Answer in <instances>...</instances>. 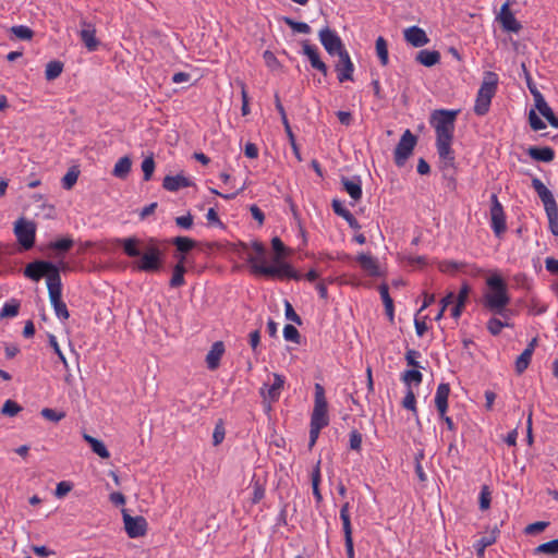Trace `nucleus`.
Masks as SVG:
<instances>
[{"label":"nucleus","instance_id":"f257e3e1","mask_svg":"<svg viewBox=\"0 0 558 558\" xmlns=\"http://www.w3.org/2000/svg\"><path fill=\"white\" fill-rule=\"evenodd\" d=\"M116 244L123 250V253L131 258L138 257L133 263V269L144 272H158L162 269L163 252L156 239H149L147 244L136 238L129 236L117 239Z\"/></svg>","mask_w":558,"mask_h":558},{"label":"nucleus","instance_id":"f03ea898","mask_svg":"<svg viewBox=\"0 0 558 558\" xmlns=\"http://www.w3.org/2000/svg\"><path fill=\"white\" fill-rule=\"evenodd\" d=\"M488 291L483 296V305L494 315L509 316L512 312L507 308L511 298L508 293V286L505 279L494 274L486 280Z\"/></svg>","mask_w":558,"mask_h":558},{"label":"nucleus","instance_id":"7ed1b4c3","mask_svg":"<svg viewBox=\"0 0 558 558\" xmlns=\"http://www.w3.org/2000/svg\"><path fill=\"white\" fill-rule=\"evenodd\" d=\"M246 262L250 265L251 272L255 276H262L270 279H292L301 280L302 276L289 263L282 259H274V265L258 263L253 254H247Z\"/></svg>","mask_w":558,"mask_h":558},{"label":"nucleus","instance_id":"20e7f679","mask_svg":"<svg viewBox=\"0 0 558 558\" xmlns=\"http://www.w3.org/2000/svg\"><path fill=\"white\" fill-rule=\"evenodd\" d=\"M23 274L26 278L36 282L46 277L48 289L61 281L60 269L58 265L50 260L36 259L32 263H28L25 266Z\"/></svg>","mask_w":558,"mask_h":558},{"label":"nucleus","instance_id":"39448f33","mask_svg":"<svg viewBox=\"0 0 558 558\" xmlns=\"http://www.w3.org/2000/svg\"><path fill=\"white\" fill-rule=\"evenodd\" d=\"M499 77L497 73L492 71L484 72L483 82L477 92L474 112L475 114L483 117L490 108L492 99L495 96L498 88Z\"/></svg>","mask_w":558,"mask_h":558},{"label":"nucleus","instance_id":"423d86ee","mask_svg":"<svg viewBox=\"0 0 558 558\" xmlns=\"http://www.w3.org/2000/svg\"><path fill=\"white\" fill-rule=\"evenodd\" d=\"M459 111L448 109L434 110L430 117V123L436 132V142L453 141L454 122Z\"/></svg>","mask_w":558,"mask_h":558},{"label":"nucleus","instance_id":"0eeeda50","mask_svg":"<svg viewBox=\"0 0 558 558\" xmlns=\"http://www.w3.org/2000/svg\"><path fill=\"white\" fill-rule=\"evenodd\" d=\"M329 424L328 403L325 389L320 384L315 385L314 409L311 416V425L326 427Z\"/></svg>","mask_w":558,"mask_h":558},{"label":"nucleus","instance_id":"6e6552de","mask_svg":"<svg viewBox=\"0 0 558 558\" xmlns=\"http://www.w3.org/2000/svg\"><path fill=\"white\" fill-rule=\"evenodd\" d=\"M416 144L417 136L410 130H405L393 151V160L397 167H403L405 165L408 159L412 156Z\"/></svg>","mask_w":558,"mask_h":558},{"label":"nucleus","instance_id":"1a4fd4ad","mask_svg":"<svg viewBox=\"0 0 558 558\" xmlns=\"http://www.w3.org/2000/svg\"><path fill=\"white\" fill-rule=\"evenodd\" d=\"M14 234L22 250L28 251L35 245L36 225L25 218H20L14 223Z\"/></svg>","mask_w":558,"mask_h":558},{"label":"nucleus","instance_id":"9d476101","mask_svg":"<svg viewBox=\"0 0 558 558\" xmlns=\"http://www.w3.org/2000/svg\"><path fill=\"white\" fill-rule=\"evenodd\" d=\"M490 202V227L495 235L500 238L507 231L506 215L496 194H492Z\"/></svg>","mask_w":558,"mask_h":558},{"label":"nucleus","instance_id":"9b49d317","mask_svg":"<svg viewBox=\"0 0 558 558\" xmlns=\"http://www.w3.org/2000/svg\"><path fill=\"white\" fill-rule=\"evenodd\" d=\"M318 35L322 45L330 56L339 57L342 51H347L341 38L329 27L320 29Z\"/></svg>","mask_w":558,"mask_h":558},{"label":"nucleus","instance_id":"f8f14e48","mask_svg":"<svg viewBox=\"0 0 558 558\" xmlns=\"http://www.w3.org/2000/svg\"><path fill=\"white\" fill-rule=\"evenodd\" d=\"M274 383L272 385L267 389V384H264L263 387L259 389V395L264 399V403L268 401L266 409H271V403L277 402L280 398L281 390L284 386V376L274 373Z\"/></svg>","mask_w":558,"mask_h":558},{"label":"nucleus","instance_id":"ddd939ff","mask_svg":"<svg viewBox=\"0 0 558 558\" xmlns=\"http://www.w3.org/2000/svg\"><path fill=\"white\" fill-rule=\"evenodd\" d=\"M124 529L129 537L137 538L144 536L147 532V521L144 517L130 515L126 510H122Z\"/></svg>","mask_w":558,"mask_h":558},{"label":"nucleus","instance_id":"4468645a","mask_svg":"<svg viewBox=\"0 0 558 558\" xmlns=\"http://www.w3.org/2000/svg\"><path fill=\"white\" fill-rule=\"evenodd\" d=\"M50 303L54 310L57 317L66 320L70 317L66 304L62 300V281L48 289Z\"/></svg>","mask_w":558,"mask_h":558},{"label":"nucleus","instance_id":"2eb2a0df","mask_svg":"<svg viewBox=\"0 0 558 558\" xmlns=\"http://www.w3.org/2000/svg\"><path fill=\"white\" fill-rule=\"evenodd\" d=\"M350 505L344 502L340 509V519L342 521V530L344 534V546L348 558H354V543L352 537V525L349 513Z\"/></svg>","mask_w":558,"mask_h":558},{"label":"nucleus","instance_id":"dca6fc26","mask_svg":"<svg viewBox=\"0 0 558 558\" xmlns=\"http://www.w3.org/2000/svg\"><path fill=\"white\" fill-rule=\"evenodd\" d=\"M453 141H439L436 142V148L440 159V169L456 170L454 151L451 148Z\"/></svg>","mask_w":558,"mask_h":558},{"label":"nucleus","instance_id":"f3484780","mask_svg":"<svg viewBox=\"0 0 558 558\" xmlns=\"http://www.w3.org/2000/svg\"><path fill=\"white\" fill-rule=\"evenodd\" d=\"M335 71L337 72V77L340 83L353 81L354 64L348 51L340 53L339 60L335 64Z\"/></svg>","mask_w":558,"mask_h":558},{"label":"nucleus","instance_id":"a211bd4d","mask_svg":"<svg viewBox=\"0 0 558 558\" xmlns=\"http://www.w3.org/2000/svg\"><path fill=\"white\" fill-rule=\"evenodd\" d=\"M497 20L506 32L518 33L522 28L521 23L514 17L510 10L508 2L501 5Z\"/></svg>","mask_w":558,"mask_h":558},{"label":"nucleus","instance_id":"6ab92c4d","mask_svg":"<svg viewBox=\"0 0 558 558\" xmlns=\"http://www.w3.org/2000/svg\"><path fill=\"white\" fill-rule=\"evenodd\" d=\"M532 95L534 97L535 107L538 112L548 121L553 128L558 129V117H556L553 109L548 106L541 92L538 89H532Z\"/></svg>","mask_w":558,"mask_h":558},{"label":"nucleus","instance_id":"aec40b11","mask_svg":"<svg viewBox=\"0 0 558 558\" xmlns=\"http://www.w3.org/2000/svg\"><path fill=\"white\" fill-rule=\"evenodd\" d=\"M82 29L80 37L88 51H96L100 45V41L96 38L95 25L83 20L81 22Z\"/></svg>","mask_w":558,"mask_h":558},{"label":"nucleus","instance_id":"412c9836","mask_svg":"<svg viewBox=\"0 0 558 558\" xmlns=\"http://www.w3.org/2000/svg\"><path fill=\"white\" fill-rule=\"evenodd\" d=\"M404 39L415 48L423 47L429 43L425 31L418 26H411L403 32Z\"/></svg>","mask_w":558,"mask_h":558},{"label":"nucleus","instance_id":"4be33fe9","mask_svg":"<svg viewBox=\"0 0 558 558\" xmlns=\"http://www.w3.org/2000/svg\"><path fill=\"white\" fill-rule=\"evenodd\" d=\"M532 187L535 190L538 197L543 202L545 210L558 206L553 193L545 186V184L538 178L532 179Z\"/></svg>","mask_w":558,"mask_h":558},{"label":"nucleus","instance_id":"5701e85b","mask_svg":"<svg viewBox=\"0 0 558 558\" xmlns=\"http://www.w3.org/2000/svg\"><path fill=\"white\" fill-rule=\"evenodd\" d=\"M341 184L343 190L354 202L362 198V181L359 175H354L352 178L341 177Z\"/></svg>","mask_w":558,"mask_h":558},{"label":"nucleus","instance_id":"b1692460","mask_svg":"<svg viewBox=\"0 0 558 558\" xmlns=\"http://www.w3.org/2000/svg\"><path fill=\"white\" fill-rule=\"evenodd\" d=\"M449 395L450 385L448 383L439 384L435 396V407L438 411L439 416H444V414L447 413Z\"/></svg>","mask_w":558,"mask_h":558},{"label":"nucleus","instance_id":"393cba45","mask_svg":"<svg viewBox=\"0 0 558 558\" xmlns=\"http://www.w3.org/2000/svg\"><path fill=\"white\" fill-rule=\"evenodd\" d=\"M192 185H194V183L182 174L166 175L162 181V187L170 192H175L180 189L190 187Z\"/></svg>","mask_w":558,"mask_h":558},{"label":"nucleus","instance_id":"a878e982","mask_svg":"<svg viewBox=\"0 0 558 558\" xmlns=\"http://www.w3.org/2000/svg\"><path fill=\"white\" fill-rule=\"evenodd\" d=\"M356 262L361 268L372 277H379L380 270L378 262L375 257L369 254L361 253L356 256Z\"/></svg>","mask_w":558,"mask_h":558},{"label":"nucleus","instance_id":"bb28decb","mask_svg":"<svg viewBox=\"0 0 558 558\" xmlns=\"http://www.w3.org/2000/svg\"><path fill=\"white\" fill-rule=\"evenodd\" d=\"M225 353V344L222 341H216L206 355L207 367L215 371L220 365V360Z\"/></svg>","mask_w":558,"mask_h":558},{"label":"nucleus","instance_id":"cd10ccee","mask_svg":"<svg viewBox=\"0 0 558 558\" xmlns=\"http://www.w3.org/2000/svg\"><path fill=\"white\" fill-rule=\"evenodd\" d=\"M527 155L535 161L551 162L555 159V150L549 146H531Z\"/></svg>","mask_w":558,"mask_h":558},{"label":"nucleus","instance_id":"c85d7f7f","mask_svg":"<svg viewBox=\"0 0 558 558\" xmlns=\"http://www.w3.org/2000/svg\"><path fill=\"white\" fill-rule=\"evenodd\" d=\"M440 52L437 50H420L415 56V61L424 66L432 68L440 62Z\"/></svg>","mask_w":558,"mask_h":558},{"label":"nucleus","instance_id":"c756f323","mask_svg":"<svg viewBox=\"0 0 558 558\" xmlns=\"http://www.w3.org/2000/svg\"><path fill=\"white\" fill-rule=\"evenodd\" d=\"M384 306L386 315L389 318L390 323H393L395 319V306H393V300L391 299L389 294V288L386 283H381L378 288Z\"/></svg>","mask_w":558,"mask_h":558},{"label":"nucleus","instance_id":"7c9ffc66","mask_svg":"<svg viewBox=\"0 0 558 558\" xmlns=\"http://www.w3.org/2000/svg\"><path fill=\"white\" fill-rule=\"evenodd\" d=\"M171 243L175 246L178 253L187 255L190 251L197 246V242L187 236H175Z\"/></svg>","mask_w":558,"mask_h":558},{"label":"nucleus","instance_id":"2f4dec72","mask_svg":"<svg viewBox=\"0 0 558 558\" xmlns=\"http://www.w3.org/2000/svg\"><path fill=\"white\" fill-rule=\"evenodd\" d=\"M132 160L129 156L121 157L112 170V174L119 179H125L131 172Z\"/></svg>","mask_w":558,"mask_h":558},{"label":"nucleus","instance_id":"473e14b6","mask_svg":"<svg viewBox=\"0 0 558 558\" xmlns=\"http://www.w3.org/2000/svg\"><path fill=\"white\" fill-rule=\"evenodd\" d=\"M74 245V241L70 236H65L59 239L57 241H52L48 244V248L56 251L58 256H63L66 252H69Z\"/></svg>","mask_w":558,"mask_h":558},{"label":"nucleus","instance_id":"72a5a7b5","mask_svg":"<svg viewBox=\"0 0 558 558\" xmlns=\"http://www.w3.org/2000/svg\"><path fill=\"white\" fill-rule=\"evenodd\" d=\"M499 533V530L495 527L489 535L481 537L476 544L474 545L476 555L478 557H483L485 554V549L493 545L497 539V534Z\"/></svg>","mask_w":558,"mask_h":558},{"label":"nucleus","instance_id":"f704fd0d","mask_svg":"<svg viewBox=\"0 0 558 558\" xmlns=\"http://www.w3.org/2000/svg\"><path fill=\"white\" fill-rule=\"evenodd\" d=\"M303 53L307 57L312 68L318 65L322 61L318 49L312 45L310 40L305 39L302 41Z\"/></svg>","mask_w":558,"mask_h":558},{"label":"nucleus","instance_id":"c9c22d12","mask_svg":"<svg viewBox=\"0 0 558 558\" xmlns=\"http://www.w3.org/2000/svg\"><path fill=\"white\" fill-rule=\"evenodd\" d=\"M265 484H266V480L262 481L260 478L256 477L255 475L253 476V478H252L253 494H252V498H251L252 504L256 505L265 497V492H266Z\"/></svg>","mask_w":558,"mask_h":558},{"label":"nucleus","instance_id":"e433bc0d","mask_svg":"<svg viewBox=\"0 0 558 558\" xmlns=\"http://www.w3.org/2000/svg\"><path fill=\"white\" fill-rule=\"evenodd\" d=\"M322 475H320V460L317 461L316 465L313 469L312 472V488H313V495L317 501V504L322 502L323 496L319 489Z\"/></svg>","mask_w":558,"mask_h":558},{"label":"nucleus","instance_id":"4c0bfd02","mask_svg":"<svg viewBox=\"0 0 558 558\" xmlns=\"http://www.w3.org/2000/svg\"><path fill=\"white\" fill-rule=\"evenodd\" d=\"M186 272V266L174 265L172 269V277L169 286L171 288H180L185 284L184 275Z\"/></svg>","mask_w":558,"mask_h":558},{"label":"nucleus","instance_id":"58836bf2","mask_svg":"<svg viewBox=\"0 0 558 558\" xmlns=\"http://www.w3.org/2000/svg\"><path fill=\"white\" fill-rule=\"evenodd\" d=\"M63 71V63L59 60H52L47 63L45 77L47 81H53L58 78Z\"/></svg>","mask_w":558,"mask_h":558},{"label":"nucleus","instance_id":"ea45409f","mask_svg":"<svg viewBox=\"0 0 558 558\" xmlns=\"http://www.w3.org/2000/svg\"><path fill=\"white\" fill-rule=\"evenodd\" d=\"M21 307V302L16 299H12L10 302H7L1 312H0V318H13L17 316L19 311Z\"/></svg>","mask_w":558,"mask_h":558},{"label":"nucleus","instance_id":"a19ab883","mask_svg":"<svg viewBox=\"0 0 558 558\" xmlns=\"http://www.w3.org/2000/svg\"><path fill=\"white\" fill-rule=\"evenodd\" d=\"M375 47H376L377 57H378L381 65H387L389 62V56H388V44H387L386 39L384 37L379 36L376 39Z\"/></svg>","mask_w":558,"mask_h":558},{"label":"nucleus","instance_id":"79ce46f5","mask_svg":"<svg viewBox=\"0 0 558 558\" xmlns=\"http://www.w3.org/2000/svg\"><path fill=\"white\" fill-rule=\"evenodd\" d=\"M402 407L407 410H410L413 415L415 416L417 425H420V418L417 415V409H416V399L413 390L411 388L408 389L403 400H402Z\"/></svg>","mask_w":558,"mask_h":558},{"label":"nucleus","instance_id":"37998d69","mask_svg":"<svg viewBox=\"0 0 558 558\" xmlns=\"http://www.w3.org/2000/svg\"><path fill=\"white\" fill-rule=\"evenodd\" d=\"M534 555H557L558 554V538L551 539L549 542L543 543L534 548Z\"/></svg>","mask_w":558,"mask_h":558},{"label":"nucleus","instance_id":"c03bdc74","mask_svg":"<svg viewBox=\"0 0 558 558\" xmlns=\"http://www.w3.org/2000/svg\"><path fill=\"white\" fill-rule=\"evenodd\" d=\"M402 381L407 385V386H411V384H414V385H420L423 380V375L422 373L417 369V368H412V369H408L405 371L403 374H402V377H401Z\"/></svg>","mask_w":558,"mask_h":558},{"label":"nucleus","instance_id":"a18cd8bd","mask_svg":"<svg viewBox=\"0 0 558 558\" xmlns=\"http://www.w3.org/2000/svg\"><path fill=\"white\" fill-rule=\"evenodd\" d=\"M78 175L80 170L77 169V167H71L65 173V175L62 178V187L64 190H71L77 182Z\"/></svg>","mask_w":558,"mask_h":558},{"label":"nucleus","instance_id":"49530a36","mask_svg":"<svg viewBox=\"0 0 558 558\" xmlns=\"http://www.w3.org/2000/svg\"><path fill=\"white\" fill-rule=\"evenodd\" d=\"M532 360V354L529 350H523V352L515 360V372L518 375L524 373V371L529 367Z\"/></svg>","mask_w":558,"mask_h":558},{"label":"nucleus","instance_id":"de8ad7c7","mask_svg":"<svg viewBox=\"0 0 558 558\" xmlns=\"http://www.w3.org/2000/svg\"><path fill=\"white\" fill-rule=\"evenodd\" d=\"M22 410H23V408L17 402H15L14 400L8 399L3 403L0 412L4 416L13 417V416L17 415Z\"/></svg>","mask_w":558,"mask_h":558},{"label":"nucleus","instance_id":"09e8293b","mask_svg":"<svg viewBox=\"0 0 558 558\" xmlns=\"http://www.w3.org/2000/svg\"><path fill=\"white\" fill-rule=\"evenodd\" d=\"M511 326L512 325L509 324L508 322H502L501 319L496 317H492L487 322V329L493 336H498L501 332L502 328Z\"/></svg>","mask_w":558,"mask_h":558},{"label":"nucleus","instance_id":"8fccbe9b","mask_svg":"<svg viewBox=\"0 0 558 558\" xmlns=\"http://www.w3.org/2000/svg\"><path fill=\"white\" fill-rule=\"evenodd\" d=\"M282 20H283L284 24H287L289 27H291L296 33H300V34H310L311 33V27L305 22H298L288 16H284Z\"/></svg>","mask_w":558,"mask_h":558},{"label":"nucleus","instance_id":"3c124183","mask_svg":"<svg viewBox=\"0 0 558 558\" xmlns=\"http://www.w3.org/2000/svg\"><path fill=\"white\" fill-rule=\"evenodd\" d=\"M466 266L468 264L465 263H458L454 260H442L439 263L438 268L441 272L454 274L456 271L461 270Z\"/></svg>","mask_w":558,"mask_h":558},{"label":"nucleus","instance_id":"603ef678","mask_svg":"<svg viewBox=\"0 0 558 558\" xmlns=\"http://www.w3.org/2000/svg\"><path fill=\"white\" fill-rule=\"evenodd\" d=\"M10 31L16 38L22 40H31L34 36L33 29L24 25L12 26Z\"/></svg>","mask_w":558,"mask_h":558},{"label":"nucleus","instance_id":"864d4df0","mask_svg":"<svg viewBox=\"0 0 558 558\" xmlns=\"http://www.w3.org/2000/svg\"><path fill=\"white\" fill-rule=\"evenodd\" d=\"M545 211L548 218V227L550 232L555 236H558V206Z\"/></svg>","mask_w":558,"mask_h":558},{"label":"nucleus","instance_id":"5fc2aeb1","mask_svg":"<svg viewBox=\"0 0 558 558\" xmlns=\"http://www.w3.org/2000/svg\"><path fill=\"white\" fill-rule=\"evenodd\" d=\"M40 415L48 420V421H51V422H54V423H58L60 422L61 420H63L65 417V412L63 411H57L54 409H51V408H44L41 411H40Z\"/></svg>","mask_w":558,"mask_h":558},{"label":"nucleus","instance_id":"6e6d98bb","mask_svg":"<svg viewBox=\"0 0 558 558\" xmlns=\"http://www.w3.org/2000/svg\"><path fill=\"white\" fill-rule=\"evenodd\" d=\"M490 502H492V493L489 490V487L487 485H483L481 493H480V498H478L480 509L482 511L489 509Z\"/></svg>","mask_w":558,"mask_h":558},{"label":"nucleus","instance_id":"4d7b16f0","mask_svg":"<svg viewBox=\"0 0 558 558\" xmlns=\"http://www.w3.org/2000/svg\"><path fill=\"white\" fill-rule=\"evenodd\" d=\"M283 337L287 341H291L296 344L301 342V335L299 330L293 325L290 324H287L283 327Z\"/></svg>","mask_w":558,"mask_h":558},{"label":"nucleus","instance_id":"13d9d810","mask_svg":"<svg viewBox=\"0 0 558 558\" xmlns=\"http://www.w3.org/2000/svg\"><path fill=\"white\" fill-rule=\"evenodd\" d=\"M251 248L254 251L255 255L253 256L257 258V262L266 264V246L262 242L255 240L251 243Z\"/></svg>","mask_w":558,"mask_h":558},{"label":"nucleus","instance_id":"bf43d9fd","mask_svg":"<svg viewBox=\"0 0 558 558\" xmlns=\"http://www.w3.org/2000/svg\"><path fill=\"white\" fill-rule=\"evenodd\" d=\"M143 179L149 181L155 170V160L153 156L146 157L142 162Z\"/></svg>","mask_w":558,"mask_h":558},{"label":"nucleus","instance_id":"052dcab7","mask_svg":"<svg viewBox=\"0 0 558 558\" xmlns=\"http://www.w3.org/2000/svg\"><path fill=\"white\" fill-rule=\"evenodd\" d=\"M271 248L276 254L274 259H282L287 255V247L278 236L271 239Z\"/></svg>","mask_w":558,"mask_h":558},{"label":"nucleus","instance_id":"680f3d73","mask_svg":"<svg viewBox=\"0 0 558 558\" xmlns=\"http://www.w3.org/2000/svg\"><path fill=\"white\" fill-rule=\"evenodd\" d=\"M362 441H363L362 434L356 429L351 430L350 439H349L350 449L353 451L360 452L362 449Z\"/></svg>","mask_w":558,"mask_h":558},{"label":"nucleus","instance_id":"e2e57ef3","mask_svg":"<svg viewBox=\"0 0 558 558\" xmlns=\"http://www.w3.org/2000/svg\"><path fill=\"white\" fill-rule=\"evenodd\" d=\"M529 123L533 131H541L546 128L545 122L531 109L529 112Z\"/></svg>","mask_w":558,"mask_h":558},{"label":"nucleus","instance_id":"0e129e2a","mask_svg":"<svg viewBox=\"0 0 558 558\" xmlns=\"http://www.w3.org/2000/svg\"><path fill=\"white\" fill-rule=\"evenodd\" d=\"M90 448L94 453H96L102 459H108L110 457V452L108 451L107 447L99 439L94 440L90 445Z\"/></svg>","mask_w":558,"mask_h":558},{"label":"nucleus","instance_id":"69168bd1","mask_svg":"<svg viewBox=\"0 0 558 558\" xmlns=\"http://www.w3.org/2000/svg\"><path fill=\"white\" fill-rule=\"evenodd\" d=\"M284 314L288 320H291L299 326L302 325V318L300 317L299 314H296V312L294 311L293 306L289 301H284Z\"/></svg>","mask_w":558,"mask_h":558},{"label":"nucleus","instance_id":"338daca9","mask_svg":"<svg viewBox=\"0 0 558 558\" xmlns=\"http://www.w3.org/2000/svg\"><path fill=\"white\" fill-rule=\"evenodd\" d=\"M225 435H226V430H225L222 421L220 420L216 424L214 433H213V445L214 446L220 445L225 439Z\"/></svg>","mask_w":558,"mask_h":558},{"label":"nucleus","instance_id":"774afa93","mask_svg":"<svg viewBox=\"0 0 558 558\" xmlns=\"http://www.w3.org/2000/svg\"><path fill=\"white\" fill-rule=\"evenodd\" d=\"M513 282L518 288L530 290L531 289V280L524 272H518L512 277Z\"/></svg>","mask_w":558,"mask_h":558}]
</instances>
